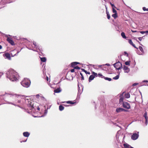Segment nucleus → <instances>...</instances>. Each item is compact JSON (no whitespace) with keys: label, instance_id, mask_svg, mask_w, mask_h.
Instances as JSON below:
<instances>
[{"label":"nucleus","instance_id":"obj_1","mask_svg":"<svg viewBox=\"0 0 148 148\" xmlns=\"http://www.w3.org/2000/svg\"><path fill=\"white\" fill-rule=\"evenodd\" d=\"M19 98L24 99L26 102L27 103L28 107L30 108V109L32 110V109H35L37 108V110L38 111L40 110V108L39 107H37L34 105V104L36 105L37 103H36L35 104L34 101H32L29 97L23 95H19Z\"/></svg>","mask_w":148,"mask_h":148},{"label":"nucleus","instance_id":"obj_2","mask_svg":"<svg viewBox=\"0 0 148 148\" xmlns=\"http://www.w3.org/2000/svg\"><path fill=\"white\" fill-rule=\"evenodd\" d=\"M7 77L12 81H16L18 80L17 73L12 69H9L6 73Z\"/></svg>","mask_w":148,"mask_h":148},{"label":"nucleus","instance_id":"obj_3","mask_svg":"<svg viewBox=\"0 0 148 148\" xmlns=\"http://www.w3.org/2000/svg\"><path fill=\"white\" fill-rule=\"evenodd\" d=\"M123 97H121L119 99V103L121 104L122 103L123 106L125 108L129 109L130 108V106L129 103L127 102H123Z\"/></svg>","mask_w":148,"mask_h":148},{"label":"nucleus","instance_id":"obj_4","mask_svg":"<svg viewBox=\"0 0 148 148\" xmlns=\"http://www.w3.org/2000/svg\"><path fill=\"white\" fill-rule=\"evenodd\" d=\"M21 84L24 87L27 88L30 85V81L27 79H25L21 83Z\"/></svg>","mask_w":148,"mask_h":148},{"label":"nucleus","instance_id":"obj_5","mask_svg":"<svg viewBox=\"0 0 148 148\" xmlns=\"http://www.w3.org/2000/svg\"><path fill=\"white\" fill-rule=\"evenodd\" d=\"M114 67L117 70L120 69L121 68H122V64L118 62L114 64Z\"/></svg>","mask_w":148,"mask_h":148},{"label":"nucleus","instance_id":"obj_6","mask_svg":"<svg viewBox=\"0 0 148 148\" xmlns=\"http://www.w3.org/2000/svg\"><path fill=\"white\" fill-rule=\"evenodd\" d=\"M139 136V132L137 133H133L131 136V139L132 140H136Z\"/></svg>","mask_w":148,"mask_h":148},{"label":"nucleus","instance_id":"obj_7","mask_svg":"<svg viewBox=\"0 0 148 148\" xmlns=\"http://www.w3.org/2000/svg\"><path fill=\"white\" fill-rule=\"evenodd\" d=\"M123 95H124L125 98H129L130 97V95L129 92H123L122 94L120 95V97L121 98V97H123Z\"/></svg>","mask_w":148,"mask_h":148},{"label":"nucleus","instance_id":"obj_8","mask_svg":"<svg viewBox=\"0 0 148 148\" xmlns=\"http://www.w3.org/2000/svg\"><path fill=\"white\" fill-rule=\"evenodd\" d=\"M7 40L12 45H14V42L13 40H12L11 38L8 37L7 39Z\"/></svg>","mask_w":148,"mask_h":148},{"label":"nucleus","instance_id":"obj_9","mask_svg":"<svg viewBox=\"0 0 148 148\" xmlns=\"http://www.w3.org/2000/svg\"><path fill=\"white\" fill-rule=\"evenodd\" d=\"M123 69L125 72L128 73L130 71L129 69L127 66L124 65L123 66Z\"/></svg>","mask_w":148,"mask_h":148},{"label":"nucleus","instance_id":"obj_10","mask_svg":"<svg viewBox=\"0 0 148 148\" xmlns=\"http://www.w3.org/2000/svg\"><path fill=\"white\" fill-rule=\"evenodd\" d=\"M143 117H145V124L147 125V124L148 121L147 120V113L146 112H145L143 115Z\"/></svg>","mask_w":148,"mask_h":148},{"label":"nucleus","instance_id":"obj_11","mask_svg":"<svg viewBox=\"0 0 148 148\" xmlns=\"http://www.w3.org/2000/svg\"><path fill=\"white\" fill-rule=\"evenodd\" d=\"M125 110L120 108H117L116 110V111L117 112H119Z\"/></svg>","mask_w":148,"mask_h":148},{"label":"nucleus","instance_id":"obj_12","mask_svg":"<svg viewBox=\"0 0 148 148\" xmlns=\"http://www.w3.org/2000/svg\"><path fill=\"white\" fill-rule=\"evenodd\" d=\"M4 56L6 57V58L8 59H10V55L9 53H6L3 54Z\"/></svg>","mask_w":148,"mask_h":148},{"label":"nucleus","instance_id":"obj_13","mask_svg":"<svg viewBox=\"0 0 148 148\" xmlns=\"http://www.w3.org/2000/svg\"><path fill=\"white\" fill-rule=\"evenodd\" d=\"M128 42L129 43L132 45L135 48L138 49L135 46V45L133 43L132 40L131 39H129L128 40Z\"/></svg>","mask_w":148,"mask_h":148},{"label":"nucleus","instance_id":"obj_14","mask_svg":"<svg viewBox=\"0 0 148 148\" xmlns=\"http://www.w3.org/2000/svg\"><path fill=\"white\" fill-rule=\"evenodd\" d=\"M79 64V62H72L71 63V66L72 67L74 68L75 66L77 64Z\"/></svg>","mask_w":148,"mask_h":148},{"label":"nucleus","instance_id":"obj_15","mask_svg":"<svg viewBox=\"0 0 148 148\" xmlns=\"http://www.w3.org/2000/svg\"><path fill=\"white\" fill-rule=\"evenodd\" d=\"M29 135L30 134L28 132H25L23 133V135L25 137H28Z\"/></svg>","mask_w":148,"mask_h":148},{"label":"nucleus","instance_id":"obj_16","mask_svg":"<svg viewBox=\"0 0 148 148\" xmlns=\"http://www.w3.org/2000/svg\"><path fill=\"white\" fill-rule=\"evenodd\" d=\"M95 77L93 75H90L89 77V82H90L91 80H92Z\"/></svg>","mask_w":148,"mask_h":148},{"label":"nucleus","instance_id":"obj_17","mask_svg":"<svg viewBox=\"0 0 148 148\" xmlns=\"http://www.w3.org/2000/svg\"><path fill=\"white\" fill-rule=\"evenodd\" d=\"M27 40L25 38H20V39H19V41H20V42H21L22 43H23L24 42H25Z\"/></svg>","mask_w":148,"mask_h":148},{"label":"nucleus","instance_id":"obj_18","mask_svg":"<svg viewBox=\"0 0 148 148\" xmlns=\"http://www.w3.org/2000/svg\"><path fill=\"white\" fill-rule=\"evenodd\" d=\"M61 91V90H60V88H57V89L55 90L54 92L55 93H59Z\"/></svg>","mask_w":148,"mask_h":148},{"label":"nucleus","instance_id":"obj_19","mask_svg":"<svg viewBox=\"0 0 148 148\" xmlns=\"http://www.w3.org/2000/svg\"><path fill=\"white\" fill-rule=\"evenodd\" d=\"M125 148H130L131 146L127 143H124L123 145Z\"/></svg>","mask_w":148,"mask_h":148},{"label":"nucleus","instance_id":"obj_20","mask_svg":"<svg viewBox=\"0 0 148 148\" xmlns=\"http://www.w3.org/2000/svg\"><path fill=\"white\" fill-rule=\"evenodd\" d=\"M64 107L62 105H60L59 106V109L61 111L64 110Z\"/></svg>","mask_w":148,"mask_h":148},{"label":"nucleus","instance_id":"obj_21","mask_svg":"<svg viewBox=\"0 0 148 148\" xmlns=\"http://www.w3.org/2000/svg\"><path fill=\"white\" fill-rule=\"evenodd\" d=\"M41 61L43 62H45L46 61V59L45 57L40 58Z\"/></svg>","mask_w":148,"mask_h":148},{"label":"nucleus","instance_id":"obj_22","mask_svg":"<svg viewBox=\"0 0 148 148\" xmlns=\"http://www.w3.org/2000/svg\"><path fill=\"white\" fill-rule=\"evenodd\" d=\"M15 51V50H14L13 51L12 53H11V54H12V55L13 56H15L16 55V54H18V51H17L16 52V53L15 54H14V52Z\"/></svg>","mask_w":148,"mask_h":148},{"label":"nucleus","instance_id":"obj_23","mask_svg":"<svg viewBox=\"0 0 148 148\" xmlns=\"http://www.w3.org/2000/svg\"><path fill=\"white\" fill-rule=\"evenodd\" d=\"M121 36L124 38H126V37L125 36V33L123 32H122L121 33Z\"/></svg>","mask_w":148,"mask_h":148},{"label":"nucleus","instance_id":"obj_24","mask_svg":"<svg viewBox=\"0 0 148 148\" xmlns=\"http://www.w3.org/2000/svg\"><path fill=\"white\" fill-rule=\"evenodd\" d=\"M82 70L86 74H88L89 75L90 74V72H87L84 69H82Z\"/></svg>","mask_w":148,"mask_h":148},{"label":"nucleus","instance_id":"obj_25","mask_svg":"<svg viewBox=\"0 0 148 148\" xmlns=\"http://www.w3.org/2000/svg\"><path fill=\"white\" fill-rule=\"evenodd\" d=\"M106 13L107 14V17L108 19H109L110 18V14H109V13L108 11H107V10H106Z\"/></svg>","mask_w":148,"mask_h":148},{"label":"nucleus","instance_id":"obj_26","mask_svg":"<svg viewBox=\"0 0 148 148\" xmlns=\"http://www.w3.org/2000/svg\"><path fill=\"white\" fill-rule=\"evenodd\" d=\"M112 16L114 17V19H116L117 17V13H114V14L112 15Z\"/></svg>","mask_w":148,"mask_h":148},{"label":"nucleus","instance_id":"obj_27","mask_svg":"<svg viewBox=\"0 0 148 148\" xmlns=\"http://www.w3.org/2000/svg\"><path fill=\"white\" fill-rule=\"evenodd\" d=\"M92 73L93 75H94L95 77H97L98 76L97 74L96 73H95L94 72H92Z\"/></svg>","mask_w":148,"mask_h":148},{"label":"nucleus","instance_id":"obj_28","mask_svg":"<svg viewBox=\"0 0 148 148\" xmlns=\"http://www.w3.org/2000/svg\"><path fill=\"white\" fill-rule=\"evenodd\" d=\"M75 102H73L71 101H66V103H69L71 104H74Z\"/></svg>","mask_w":148,"mask_h":148},{"label":"nucleus","instance_id":"obj_29","mask_svg":"<svg viewBox=\"0 0 148 148\" xmlns=\"http://www.w3.org/2000/svg\"><path fill=\"white\" fill-rule=\"evenodd\" d=\"M104 78L106 80H108L109 81H111L112 80L111 78H109L107 77H104Z\"/></svg>","mask_w":148,"mask_h":148},{"label":"nucleus","instance_id":"obj_30","mask_svg":"<svg viewBox=\"0 0 148 148\" xmlns=\"http://www.w3.org/2000/svg\"><path fill=\"white\" fill-rule=\"evenodd\" d=\"M130 61H127L125 62V64L126 65H130Z\"/></svg>","mask_w":148,"mask_h":148},{"label":"nucleus","instance_id":"obj_31","mask_svg":"<svg viewBox=\"0 0 148 148\" xmlns=\"http://www.w3.org/2000/svg\"><path fill=\"white\" fill-rule=\"evenodd\" d=\"M119 75H117L115 77H114L113 78V79H119Z\"/></svg>","mask_w":148,"mask_h":148},{"label":"nucleus","instance_id":"obj_32","mask_svg":"<svg viewBox=\"0 0 148 148\" xmlns=\"http://www.w3.org/2000/svg\"><path fill=\"white\" fill-rule=\"evenodd\" d=\"M139 49L140 50V51L141 52H143L144 51H143V47H142L139 46Z\"/></svg>","mask_w":148,"mask_h":148},{"label":"nucleus","instance_id":"obj_33","mask_svg":"<svg viewBox=\"0 0 148 148\" xmlns=\"http://www.w3.org/2000/svg\"><path fill=\"white\" fill-rule=\"evenodd\" d=\"M98 76L99 77H101V78H104V76H103L102 74L101 73H98Z\"/></svg>","mask_w":148,"mask_h":148},{"label":"nucleus","instance_id":"obj_34","mask_svg":"<svg viewBox=\"0 0 148 148\" xmlns=\"http://www.w3.org/2000/svg\"><path fill=\"white\" fill-rule=\"evenodd\" d=\"M80 75H81L82 76V77H81V80H84V77H83V74H82V73H80Z\"/></svg>","mask_w":148,"mask_h":148},{"label":"nucleus","instance_id":"obj_35","mask_svg":"<svg viewBox=\"0 0 148 148\" xmlns=\"http://www.w3.org/2000/svg\"><path fill=\"white\" fill-rule=\"evenodd\" d=\"M113 12L114 13H117L116 11L114 9V8H112Z\"/></svg>","mask_w":148,"mask_h":148},{"label":"nucleus","instance_id":"obj_36","mask_svg":"<svg viewBox=\"0 0 148 148\" xmlns=\"http://www.w3.org/2000/svg\"><path fill=\"white\" fill-rule=\"evenodd\" d=\"M143 9L144 11H148V8H146L145 7H143Z\"/></svg>","mask_w":148,"mask_h":148},{"label":"nucleus","instance_id":"obj_37","mask_svg":"<svg viewBox=\"0 0 148 148\" xmlns=\"http://www.w3.org/2000/svg\"><path fill=\"white\" fill-rule=\"evenodd\" d=\"M74 68L75 69H80V68L77 66H75Z\"/></svg>","mask_w":148,"mask_h":148},{"label":"nucleus","instance_id":"obj_38","mask_svg":"<svg viewBox=\"0 0 148 148\" xmlns=\"http://www.w3.org/2000/svg\"><path fill=\"white\" fill-rule=\"evenodd\" d=\"M110 4L112 6V8H116V7L115 6V5L111 3H110Z\"/></svg>","mask_w":148,"mask_h":148},{"label":"nucleus","instance_id":"obj_39","mask_svg":"<svg viewBox=\"0 0 148 148\" xmlns=\"http://www.w3.org/2000/svg\"><path fill=\"white\" fill-rule=\"evenodd\" d=\"M143 37H139L138 38L140 41H141Z\"/></svg>","mask_w":148,"mask_h":148},{"label":"nucleus","instance_id":"obj_40","mask_svg":"<svg viewBox=\"0 0 148 148\" xmlns=\"http://www.w3.org/2000/svg\"><path fill=\"white\" fill-rule=\"evenodd\" d=\"M75 71V69H72L71 70V73H73Z\"/></svg>","mask_w":148,"mask_h":148},{"label":"nucleus","instance_id":"obj_41","mask_svg":"<svg viewBox=\"0 0 148 148\" xmlns=\"http://www.w3.org/2000/svg\"><path fill=\"white\" fill-rule=\"evenodd\" d=\"M138 84V83H135L133 84L132 86H136V85H137Z\"/></svg>","mask_w":148,"mask_h":148},{"label":"nucleus","instance_id":"obj_42","mask_svg":"<svg viewBox=\"0 0 148 148\" xmlns=\"http://www.w3.org/2000/svg\"><path fill=\"white\" fill-rule=\"evenodd\" d=\"M139 32L141 34H143L145 33V31H139Z\"/></svg>","mask_w":148,"mask_h":148},{"label":"nucleus","instance_id":"obj_43","mask_svg":"<svg viewBox=\"0 0 148 148\" xmlns=\"http://www.w3.org/2000/svg\"><path fill=\"white\" fill-rule=\"evenodd\" d=\"M46 79L47 82L49 81V77H46Z\"/></svg>","mask_w":148,"mask_h":148},{"label":"nucleus","instance_id":"obj_44","mask_svg":"<svg viewBox=\"0 0 148 148\" xmlns=\"http://www.w3.org/2000/svg\"><path fill=\"white\" fill-rule=\"evenodd\" d=\"M143 82H148V80H144L143 81Z\"/></svg>","mask_w":148,"mask_h":148},{"label":"nucleus","instance_id":"obj_45","mask_svg":"<svg viewBox=\"0 0 148 148\" xmlns=\"http://www.w3.org/2000/svg\"><path fill=\"white\" fill-rule=\"evenodd\" d=\"M124 53L126 54V55H127V56H128V53L126 52H124Z\"/></svg>","mask_w":148,"mask_h":148},{"label":"nucleus","instance_id":"obj_46","mask_svg":"<svg viewBox=\"0 0 148 148\" xmlns=\"http://www.w3.org/2000/svg\"><path fill=\"white\" fill-rule=\"evenodd\" d=\"M2 46L1 45H0V49H1L2 48Z\"/></svg>","mask_w":148,"mask_h":148},{"label":"nucleus","instance_id":"obj_47","mask_svg":"<svg viewBox=\"0 0 148 148\" xmlns=\"http://www.w3.org/2000/svg\"><path fill=\"white\" fill-rule=\"evenodd\" d=\"M132 32H136L137 31H133L132 30Z\"/></svg>","mask_w":148,"mask_h":148},{"label":"nucleus","instance_id":"obj_48","mask_svg":"<svg viewBox=\"0 0 148 148\" xmlns=\"http://www.w3.org/2000/svg\"><path fill=\"white\" fill-rule=\"evenodd\" d=\"M145 33H148V31H145Z\"/></svg>","mask_w":148,"mask_h":148},{"label":"nucleus","instance_id":"obj_49","mask_svg":"<svg viewBox=\"0 0 148 148\" xmlns=\"http://www.w3.org/2000/svg\"><path fill=\"white\" fill-rule=\"evenodd\" d=\"M106 65H108V66H109V64H106Z\"/></svg>","mask_w":148,"mask_h":148},{"label":"nucleus","instance_id":"obj_50","mask_svg":"<svg viewBox=\"0 0 148 148\" xmlns=\"http://www.w3.org/2000/svg\"><path fill=\"white\" fill-rule=\"evenodd\" d=\"M130 148H133V147H131H131H130Z\"/></svg>","mask_w":148,"mask_h":148},{"label":"nucleus","instance_id":"obj_51","mask_svg":"<svg viewBox=\"0 0 148 148\" xmlns=\"http://www.w3.org/2000/svg\"><path fill=\"white\" fill-rule=\"evenodd\" d=\"M26 140H24V141H23V142H26Z\"/></svg>","mask_w":148,"mask_h":148},{"label":"nucleus","instance_id":"obj_52","mask_svg":"<svg viewBox=\"0 0 148 148\" xmlns=\"http://www.w3.org/2000/svg\"><path fill=\"white\" fill-rule=\"evenodd\" d=\"M137 41L139 43H140V42H139V41Z\"/></svg>","mask_w":148,"mask_h":148}]
</instances>
